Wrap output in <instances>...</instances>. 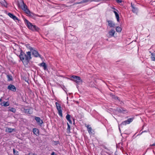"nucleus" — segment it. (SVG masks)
Listing matches in <instances>:
<instances>
[{
	"label": "nucleus",
	"mask_w": 155,
	"mask_h": 155,
	"mask_svg": "<svg viewBox=\"0 0 155 155\" xmlns=\"http://www.w3.org/2000/svg\"><path fill=\"white\" fill-rule=\"evenodd\" d=\"M25 24L28 28L33 31H38L40 30V28L35 25H33L28 21L26 19H24Z\"/></svg>",
	"instance_id": "obj_1"
},
{
	"label": "nucleus",
	"mask_w": 155,
	"mask_h": 155,
	"mask_svg": "<svg viewBox=\"0 0 155 155\" xmlns=\"http://www.w3.org/2000/svg\"><path fill=\"white\" fill-rule=\"evenodd\" d=\"M21 8L25 13L29 16H31L32 13L30 11L28 8L27 5L24 3L23 1H22V3L21 5Z\"/></svg>",
	"instance_id": "obj_2"
},
{
	"label": "nucleus",
	"mask_w": 155,
	"mask_h": 155,
	"mask_svg": "<svg viewBox=\"0 0 155 155\" xmlns=\"http://www.w3.org/2000/svg\"><path fill=\"white\" fill-rule=\"evenodd\" d=\"M71 78L70 79L72 81L75 82L78 84H81L82 81L81 78L78 76L73 75L71 77Z\"/></svg>",
	"instance_id": "obj_3"
},
{
	"label": "nucleus",
	"mask_w": 155,
	"mask_h": 155,
	"mask_svg": "<svg viewBox=\"0 0 155 155\" xmlns=\"http://www.w3.org/2000/svg\"><path fill=\"white\" fill-rule=\"evenodd\" d=\"M31 51H28L26 52V60H24L23 61V64H28L29 62V61L31 59Z\"/></svg>",
	"instance_id": "obj_4"
},
{
	"label": "nucleus",
	"mask_w": 155,
	"mask_h": 155,
	"mask_svg": "<svg viewBox=\"0 0 155 155\" xmlns=\"http://www.w3.org/2000/svg\"><path fill=\"white\" fill-rule=\"evenodd\" d=\"M29 49L30 51L32 52V55L35 57H39L40 58H41V55L40 54L38 53V52L35 50L33 48L30 47L29 48Z\"/></svg>",
	"instance_id": "obj_5"
},
{
	"label": "nucleus",
	"mask_w": 155,
	"mask_h": 155,
	"mask_svg": "<svg viewBox=\"0 0 155 155\" xmlns=\"http://www.w3.org/2000/svg\"><path fill=\"white\" fill-rule=\"evenodd\" d=\"M55 105L58 111V113L59 115L61 117H62L63 116L62 113L60 104L56 102L55 103Z\"/></svg>",
	"instance_id": "obj_6"
},
{
	"label": "nucleus",
	"mask_w": 155,
	"mask_h": 155,
	"mask_svg": "<svg viewBox=\"0 0 155 155\" xmlns=\"http://www.w3.org/2000/svg\"><path fill=\"white\" fill-rule=\"evenodd\" d=\"M133 120V119L132 118H130L127 119V120H126L122 122V123L120 125H119V127L121 126L122 125H126L127 124H129L130 123L132 122Z\"/></svg>",
	"instance_id": "obj_7"
},
{
	"label": "nucleus",
	"mask_w": 155,
	"mask_h": 155,
	"mask_svg": "<svg viewBox=\"0 0 155 155\" xmlns=\"http://www.w3.org/2000/svg\"><path fill=\"white\" fill-rule=\"evenodd\" d=\"M35 119L36 120L38 124L40 127H41L43 123V122L40 118L35 116Z\"/></svg>",
	"instance_id": "obj_8"
},
{
	"label": "nucleus",
	"mask_w": 155,
	"mask_h": 155,
	"mask_svg": "<svg viewBox=\"0 0 155 155\" xmlns=\"http://www.w3.org/2000/svg\"><path fill=\"white\" fill-rule=\"evenodd\" d=\"M116 110L120 113L125 114L127 112V110L125 109L122 108H116Z\"/></svg>",
	"instance_id": "obj_9"
},
{
	"label": "nucleus",
	"mask_w": 155,
	"mask_h": 155,
	"mask_svg": "<svg viewBox=\"0 0 155 155\" xmlns=\"http://www.w3.org/2000/svg\"><path fill=\"white\" fill-rule=\"evenodd\" d=\"M26 54L22 51L20 52V54L19 55V58L22 61H24V60H26Z\"/></svg>",
	"instance_id": "obj_10"
},
{
	"label": "nucleus",
	"mask_w": 155,
	"mask_h": 155,
	"mask_svg": "<svg viewBox=\"0 0 155 155\" xmlns=\"http://www.w3.org/2000/svg\"><path fill=\"white\" fill-rule=\"evenodd\" d=\"M7 88L9 90L13 92H15L16 89L14 85L12 84H10L9 85L8 87Z\"/></svg>",
	"instance_id": "obj_11"
},
{
	"label": "nucleus",
	"mask_w": 155,
	"mask_h": 155,
	"mask_svg": "<svg viewBox=\"0 0 155 155\" xmlns=\"http://www.w3.org/2000/svg\"><path fill=\"white\" fill-rule=\"evenodd\" d=\"M8 15L15 21L16 20L19 21L18 18L13 14L9 13L8 14Z\"/></svg>",
	"instance_id": "obj_12"
},
{
	"label": "nucleus",
	"mask_w": 155,
	"mask_h": 155,
	"mask_svg": "<svg viewBox=\"0 0 155 155\" xmlns=\"http://www.w3.org/2000/svg\"><path fill=\"white\" fill-rule=\"evenodd\" d=\"M115 33V31L114 30V29H111L108 32V37L109 38H110L114 36Z\"/></svg>",
	"instance_id": "obj_13"
},
{
	"label": "nucleus",
	"mask_w": 155,
	"mask_h": 155,
	"mask_svg": "<svg viewBox=\"0 0 155 155\" xmlns=\"http://www.w3.org/2000/svg\"><path fill=\"white\" fill-rule=\"evenodd\" d=\"M108 23V25L111 28H113L115 26L114 23L111 20H108L107 21Z\"/></svg>",
	"instance_id": "obj_14"
},
{
	"label": "nucleus",
	"mask_w": 155,
	"mask_h": 155,
	"mask_svg": "<svg viewBox=\"0 0 155 155\" xmlns=\"http://www.w3.org/2000/svg\"><path fill=\"white\" fill-rule=\"evenodd\" d=\"M15 129L10 127H7L5 130V132L8 133H11L13 131H15Z\"/></svg>",
	"instance_id": "obj_15"
},
{
	"label": "nucleus",
	"mask_w": 155,
	"mask_h": 155,
	"mask_svg": "<svg viewBox=\"0 0 155 155\" xmlns=\"http://www.w3.org/2000/svg\"><path fill=\"white\" fill-rule=\"evenodd\" d=\"M31 109L29 108H25L24 109L23 112L27 114H31Z\"/></svg>",
	"instance_id": "obj_16"
},
{
	"label": "nucleus",
	"mask_w": 155,
	"mask_h": 155,
	"mask_svg": "<svg viewBox=\"0 0 155 155\" xmlns=\"http://www.w3.org/2000/svg\"><path fill=\"white\" fill-rule=\"evenodd\" d=\"M86 127H87V130L89 133L90 134H93V131L92 130L91 127H89V125H87V126H86Z\"/></svg>",
	"instance_id": "obj_17"
},
{
	"label": "nucleus",
	"mask_w": 155,
	"mask_h": 155,
	"mask_svg": "<svg viewBox=\"0 0 155 155\" xmlns=\"http://www.w3.org/2000/svg\"><path fill=\"white\" fill-rule=\"evenodd\" d=\"M39 65L43 68L44 70H46L47 69V65L44 62H42Z\"/></svg>",
	"instance_id": "obj_18"
},
{
	"label": "nucleus",
	"mask_w": 155,
	"mask_h": 155,
	"mask_svg": "<svg viewBox=\"0 0 155 155\" xmlns=\"http://www.w3.org/2000/svg\"><path fill=\"white\" fill-rule=\"evenodd\" d=\"M131 6L132 8V11L134 13H137L138 12L137 9L134 7L132 3L131 4Z\"/></svg>",
	"instance_id": "obj_19"
},
{
	"label": "nucleus",
	"mask_w": 155,
	"mask_h": 155,
	"mask_svg": "<svg viewBox=\"0 0 155 155\" xmlns=\"http://www.w3.org/2000/svg\"><path fill=\"white\" fill-rule=\"evenodd\" d=\"M33 132L34 134L37 135L39 134V130L38 129L34 128L33 129Z\"/></svg>",
	"instance_id": "obj_20"
},
{
	"label": "nucleus",
	"mask_w": 155,
	"mask_h": 155,
	"mask_svg": "<svg viewBox=\"0 0 155 155\" xmlns=\"http://www.w3.org/2000/svg\"><path fill=\"white\" fill-rule=\"evenodd\" d=\"M9 104L8 101H4L2 103V105L5 107H7L9 105Z\"/></svg>",
	"instance_id": "obj_21"
},
{
	"label": "nucleus",
	"mask_w": 155,
	"mask_h": 155,
	"mask_svg": "<svg viewBox=\"0 0 155 155\" xmlns=\"http://www.w3.org/2000/svg\"><path fill=\"white\" fill-rule=\"evenodd\" d=\"M8 108H9V110H8L9 111H10L14 113H15L16 112V110L15 108H13V107H9Z\"/></svg>",
	"instance_id": "obj_22"
},
{
	"label": "nucleus",
	"mask_w": 155,
	"mask_h": 155,
	"mask_svg": "<svg viewBox=\"0 0 155 155\" xmlns=\"http://www.w3.org/2000/svg\"><path fill=\"white\" fill-rule=\"evenodd\" d=\"M7 78H8V81H12V75H7Z\"/></svg>",
	"instance_id": "obj_23"
},
{
	"label": "nucleus",
	"mask_w": 155,
	"mask_h": 155,
	"mask_svg": "<svg viewBox=\"0 0 155 155\" xmlns=\"http://www.w3.org/2000/svg\"><path fill=\"white\" fill-rule=\"evenodd\" d=\"M151 57L152 60L153 61H155V53H154L151 54Z\"/></svg>",
	"instance_id": "obj_24"
},
{
	"label": "nucleus",
	"mask_w": 155,
	"mask_h": 155,
	"mask_svg": "<svg viewBox=\"0 0 155 155\" xmlns=\"http://www.w3.org/2000/svg\"><path fill=\"white\" fill-rule=\"evenodd\" d=\"M122 29L121 27H117L116 28V31L117 32H120Z\"/></svg>",
	"instance_id": "obj_25"
},
{
	"label": "nucleus",
	"mask_w": 155,
	"mask_h": 155,
	"mask_svg": "<svg viewBox=\"0 0 155 155\" xmlns=\"http://www.w3.org/2000/svg\"><path fill=\"white\" fill-rule=\"evenodd\" d=\"M13 153L15 155H18L19 153L16 150H15V149H13Z\"/></svg>",
	"instance_id": "obj_26"
},
{
	"label": "nucleus",
	"mask_w": 155,
	"mask_h": 155,
	"mask_svg": "<svg viewBox=\"0 0 155 155\" xmlns=\"http://www.w3.org/2000/svg\"><path fill=\"white\" fill-rule=\"evenodd\" d=\"M67 124L68 125V128L67 129V131L69 133L70 132V125H69V124L68 123H67Z\"/></svg>",
	"instance_id": "obj_27"
},
{
	"label": "nucleus",
	"mask_w": 155,
	"mask_h": 155,
	"mask_svg": "<svg viewBox=\"0 0 155 155\" xmlns=\"http://www.w3.org/2000/svg\"><path fill=\"white\" fill-rule=\"evenodd\" d=\"M53 143L55 145H57L58 144H59V141H53Z\"/></svg>",
	"instance_id": "obj_28"
},
{
	"label": "nucleus",
	"mask_w": 155,
	"mask_h": 155,
	"mask_svg": "<svg viewBox=\"0 0 155 155\" xmlns=\"http://www.w3.org/2000/svg\"><path fill=\"white\" fill-rule=\"evenodd\" d=\"M66 118L67 120H69V119H70V115L68 114H67V115L66 116Z\"/></svg>",
	"instance_id": "obj_29"
},
{
	"label": "nucleus",
	"mask_w": 155,
	"mask_h": 155,
	"mask_svg": "<svg viewBox=\"0 0 155 155\" xmlns=\"http://www.w3.org/2000/svg\"><path fill=\"white\" fill-rule=\"evenodd\" d=\"M117 20L118 21H119V15L118 14L115 15Z\"/></svg>",
	"instance_id": "obj_30"
},
{
	"label": "nucleus",
	"mask_w": 155,
	"mask_h": 155,
	"mask_svg": "<svg viewBox=\"0 0 155 155\" xmlns=\"http://www.w3.org/2000/svg\"><path fill=\"white\" fill-rule=\"evenodd\" d=\"M100 1V0H89V2H98Z\"/></svg>",
	"instance_id": "obj_31"
},
{
	"label": "nucleus",
	"mask_w": 155,
	"mask_h": 155,
	"mask_svg": "<svg viewBox=\"0 0 155 155\" xmlns=\"http://www.w3.org/2000/svg\"><path fill=\"white\" fill-rule=\"evenodd\" d=\"M116 1L118 3H121L122 2L121 0H116Z\"/></svg>",
	"instance_id": "obj_32"
},
{
	"label": "nucleus",
	"mask_w": 155,
	"mask_h": 155,
	"mask_svg": "<svg viewBox=\"0 0 155 155\" xmlns=\"http://www.w3.org/2000/svg\"><path fill=\"white\" fill-rule=\"evenodd\" d=\"M116 11H117V10H116V11H113V12L114 13L115 15L118 14Z\"/></svg>",
	"instance_id": "obj_33"
},
{
	"label": "nucleus",
	"mask_w": 155,
	"mask_h": 155,
	"mask_svg": "<svg viewBox=\"0 0 155 155\" xmlns=\"http://www.w3.org/2000/svg\"><path fill=\"white\" fill-rule=\"evenodd\" d=\"M89 1V0H83V2L84 3H86Z\"/></svg>",
	"instance_id": "obj_34"
},
{
	"label": "nucleus",
	"mask_w": 155,
	"mask_h": 155,
	"mask_svg": "<svg viewBox=\"0 0 155 155\" xmlns=\"http://www.w3.org/2000/svg\"><path fill=\"white\" fill-rule=\"evenodd\" d=\"M51 155H57L54 152H53L51 153Z\"/></svg>",
	"instance_id": "obj_35"
},
{
	"label": "nucleus",
	"mask_w": 155,
	"mask_h": 155,
	"mask_svg": "<svg viewBox=\"0 0 155 155\" xmlns=\"http://www.w3.org/2000/svg\"><path fill=\"white\" fill-rule=\"evenodd\" d=\"M71 124H72V121L70 119H69V120H67Z\"/></svg>",
	"instance_id": "obj_36"
},
{
	"label": "nucleus",
	"mask_w": 155,
	"mask_h": 155,
	"mask_svg": "<svg viewBox=\"0 0 155 155\" xmlns=\"http://www.w3.org/2000/svg\"><path fill=\"white\" fill-rule=\"evenodd\" d=\"M84 3V2H83V0H82L81 1L78 3V4H82Z\"/></svg>",
	"instance_id": "obj_37"
},
{
	"label": "nucleus",
	"mask_w": 155,
	"mask_h": 155,
	"mask_svg": "<svg viewBox=\"0 0 155 155\" xmlns=\"http://www.w3.org/2000/svg\"><path fill=\"white\" fill-rule=\"evenodd\" d=\"M53 71H54L53 72H52V74H54L55 73V72H56V71H55L54 70Z\"/></svg>",
	"instance_id": "obj_38"
},
{
	"label": "nucleus",
	"mask_w": 155,
	"mask_h": 155,
	"mask_svg": "<svg viewBox=\"0 0 155 155\" xmlns=\"http://www.w3.org/2000/svg\"><path fill=\"white\" fill-rule=\"evenodd\" d=\"M30 155H37L35 153H31V154H30Z\"/></svg>",
	"instance_id": "obj_39"
},
{
	"label": "nucleus",
	"mask_w": 155,
	"mask_h": 155,
	"mask_svg": "<svg viewBox=\"0 0 155 155\" xmlns=\"http://www.w3.org/2000/svg\"><path fill=\"white\" fill-rule=\"evenodd\" d=\"M5 4H4V5H7V3H6V2H5Z\"/></svg>",
	"instance_id": "obj_40"
},
{
	"label": "nucleus",
	"mask_w": 155,
	"mask_h": 155,
	"mask_svg": "<svg viewBox=\"0 0 155 155\" xmlns=\"http://www.w3.org/2000/svg\"><path fill=\"white\" fill-rule=\"evenodd\" d=\"M119 129L120 131V128L119 127Z\"/></svg>",
	"instance_id": "obj_41"
},
{
	"label": "nucleus",
	"mask_w": 155,
	"mask_h": 155,
	"mask_svg": "<svg viewBox=\"0 0 155 155\" xmlns=\"http://www.w3.org/2000/svg\"><path fill=\"white\" fill-rule=\"evenodd\" d=\"M143 131L140 134H142V133H143Z\"/></svg>",
	"instance_id": "obj_42"
},
{
	"label": "nucleus",
	"mask_w": 155,
	"mask_h": 155,
	"mask_svg": "<svg viewBox=\"0 0 155 155\" xmlns=\"http://www.w3.org/2000/svg\"><path fill=\"white\" fill-rule=\"evenodd\" d=\"M116 98H117V99H118V97H116Z\"/></svg>",
	"instance_id": "obj_43"
},
{
	"label": "nucleus",
	"mask_w": 155,
	"mask_h": 155,
	"mask_svg": "<svg viewBox=\"0 0 155 155\" xmlns=\"http://www.w3.org/2000/svg\"><path fill=\"white\" fill-rule=\"evenodd\" d=\"M1 100H2L1 99H0V101H1Z\"/></svg>",
	"instance_id": "obj_44"
},
{
	"label": "nucleus",
	"mask_w": 155,
	"mask_h": 155,
	"mask_svg": "<svg viewBox=\"0 0 155 155\" xmlns=\"http://www.w3.org/2000/svg\"><path fill=\"white\" fill-rule=\"evenodd\" d=\"M68 97H67V99H68Z\"/></svg>",
	"instance_id": "obj_45"
},
{
	"label": "nucleus",
	"mask_w": 155,
	"mask_h": 155,
	"mask_svg": "<svg viewBox=\"0 0 155 155\" xmlns=\"http://www.w3.org/2000/svg\"><path fill=\"white\" fill-rule=\"evenodd\" d=\"M64 91H65V90L64 89Z\"/></svg>",
	"instance_id": "obj_46"
}]
</instances>
